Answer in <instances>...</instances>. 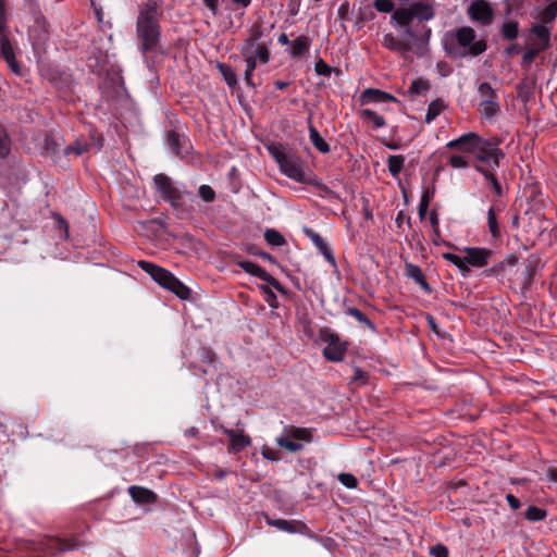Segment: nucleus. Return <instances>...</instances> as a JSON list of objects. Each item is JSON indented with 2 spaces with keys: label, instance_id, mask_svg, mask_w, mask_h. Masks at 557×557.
<instances>
[{
  "label": "nucleus",
  "instance_id": "51",
  "mask_svg": "<svg viewBox=\"0 0 557 557\" xmlns=\"http://www.w3.org/2000/svg\"><path fill=\"white\" fill-rule=\"evenodd\" d=\"M430 555L433 557H448V549L443 544H436L430 548Z\"/></svg>",
  "mask_w": 557,
  "mask_h": 557
},
{
  "label": "nucleus",
  "instance_id": "43",
  "mask_svg": "<svg viewBox=\"0 0 557 557\" xmlns=\"http://www.w3.org/2000/svg\"><path fill=\"white\" fill-rule=\"evenodd\" d=\"M373 7L376 11L382 13H391V15L394 11L397 10L395 9V4L392 0H374Z\"/></svg>",
  "mask_w": 557,
  "mask_h": 557
},
{
  "label": "nucleus",
  "instance_id": "35",
  "mask_svg": "<svg viewBox=\"0 0 557 557\" xmlns=\"http://www.w3.org/2000/svg\"><path fill=\"white\" fill-rule=\"evenodd\" d=\"M502 36L507 40H515L519 35V23L517 21H507L502 26Z\"/></svg>",
  "mask_w": 557,
  "mask_h": 557
},
{
  "label": "nucleus",
  "instance_id": "54",
  "mask_svg": "<svg viewBox=\"0 0 557 557\" xmlns=\"http://www.w3.org/2000/svg\"><path fill=\"white\" fill-rule=\"evenodd\" d=\"M262 281H264L268 284H270L277 292L284 293V288L281 285V283L275 277H273L269 272L265 273V275L263 276Z\"/></svg>",
  "mask_w": 557,
  "mask_h": 557
},
{
  "label": "nucleus",
  "instance_id": "33",
  "mask_svg": "<svg viewBox=\"0 0 557 557\" xmlns=\"http://www.w3.org/2000/svg\"><path fill=\"white\" fill-rule=\"evenodd\" d=\"M218 70L221 73V75L223 76L225 83L230 87H234L237 85V83H238L237 75L231 65H227L224 63H218Z\"/></svg>",
  "mask_w": 557,
  "mask_h": 557
},
{
  "label": "nucleus",
  "instance_id": "12",
  "mask_svg": "<svg viewBox=\"0 0 557 557\" xmlns=\"http://www.w3.org/2000/svg\"><path fill=\"white\" fill-rule=\"evenodd\" d=\"M468 14L472 21L482 25H490L493 20L492 8L485 1H473L468 8Z\"/></svg>",
  "mask_w": 557,
  "mask_h": 557
},
{
  "label": "nucleus",
  "instance_id": "48",
  "mask_svg": "<svg viewBox=\"0 0 557 557\" xmlns=\"http://www.w3.org/2000/svg\"><path fill=\"white\" fill-rule=\"evenodd\" d=\"M543 51L542 49L535 47V48H529L522 57V66H529L533 63L534 59L537 57V54Z\"/></svg>",
  "mask_w": 557,
  "mask_h": 557
},
{
  "label": "nucleus",
  "instance_id": "57",
  "mask_svg": "<svg viewBox=\"0 0 557 557\" xmlns=\"http://www.w3.org/2000/svg\"><path fill=\"white\" fill-rule=\"evenodd\" d=\"M301 0H288V12L290 15L296 16L299 13Z\"/></svg>",
  "mask_w": 557,
  "mask_h": 557
},
{
  "label": "nucleus",
  "instance_id": "11",
  "mask_svg": "<svg viewBox=\"0 0 557 557\" xmlns=\"http://www.w3.org/2000/svg\"><path fill=\"white\" fill-rule=\"evenodd\" d=\"M79 547L81 544L76 540H63L54 536H44L36 543V549L51 555L78 549Z\"/></svg>",
  "mask_w": 557,
  "mask_h": 557
},
{
  "label": "nucleus",
  "instance_id": "61",
  "mask_svg": "<svg viewBox=\"0 0 557 557\" xmlns=\"http://www.w3.org/2000/svg\"><path fill=\"white\" fill-rule=\"evenodd\" d=\"M475 170L480 172L484 176V178L490 183H493V181L497 180L496 176L491 171H487L482 166L476 165Z\"/></svg>",
  "mask_w": 557,
  "mask_h": 557
},
{
  "label": "nucleus",
  "instance_id": "25",
  "mask_svg": "<svg viewBox=\"0 0 557 557\" xmlns=\"http://www.w3.org/2000/svg\"><path fill=\"white\" fill-rule=\"evenodd\" d=\"M12 139L11 136L5 128V126L0 123V159L4 160L11 153Z\"/></svg>",
  "mask_w": 557,
  "mask_h": 557
},
{
  "label": "nucleus",
  "instance_id": "9",
  "mask_svg": "<svg viewBox=\"0 0 557 557\" xmlns=\"http://www.w3.org/2000/svg\"><path fill=\"white\" fill-rule=\"evenodd\" d=\"M321 341L325 343L323 356L327 361L339 362L347 351V342L341 341L339 336L331 330L321 332Z\"/></svg>",
  "mask_w": 557,
  "mask_h": 557
},
{
  "label": "nucleus",
  "instance_id": "18",
  "mask_svg": "<svg viewBox=\"0 0 557 557\" xmlns=\"http://www.w3.org/2000/svg\"><path fill=\"white\" fill-rule=\"evenodd\" d=\"M128 494L135 503L140 505L152 504L157 500V495L151 490L137 485L129 486Z\"/></svg>",
  "mask_w": 557,
  "mask_h": 557
},
{
  "label": "nucleus",
  "instance_id": "24",
  "mask_svg": "<svg viewBox=\"0 0 557 557\" xmlns=\"http://www.w3.org/2000/svg\"><path fill=\"white\" fill-rule=\"evenodd\" d=\"M382 45L385 48H387L388 50L397 52V53L401 54L403 57H405L404 46L401 44L400 35L395 36L392 33L384 34L383 38H382Z\"/></svg>",
  "mask_w": 557,
  "mask_h": 557
},
{
  "label": "nucleus",
  "instance_id": "3",
  "mask_svg": "<svg viewBox=\"0 0 557 557\" xmlns=\"http://www.w3.org/2000/svg\"><path fill=\"white\" fill-rule=\"evenodd\" d=\"M160 12L156 0H148L138 8L136 35L144 55L156 52L161 39Z\"/></svg>",
  "mask_w": 557,
  "mask_h": 557
},
{
  "label": "nucleus",
  "instance_id": "5",
  "mask_svg": "<svg viewBox=\"0 0 557 557\" xmlns=\"http://www.w3.org/2000/svg\"><path fill=\"white\" fill-rule=\"evenodd\" d=\"M462 256L451 252H444L443 258L458 268L461 275L467 277L473 269H481L487 265L492 251L486 248L463 247Z\"/></svg>",
  "mask_w": 557,
  "mask_h": 557
},
{
  "label": "nucleus",
  "instance_id": "50",
  "mask_svg": "<svg viewBox=\"0 0 557 557\" xmlns=\"http://www.w3.org/2000/svg\"><path fill=\"white\" fill-rule=\"evenodd\" d=\"M429 201H430V197H429L428 191H425L422 195V198H421L420 203H419V210H418V213H419V216H420L421 220L424 219V216L426 214V211H428V208H429Z\"/></svg>",
  "mask_w": 557,
  "mask_h": 557
},
{
  "label": "nucleus",
  "instance_id": "32",
  "mask_svg": "<svg viewBox=\"0 0 557 557\" xmlns=\"http://www.w3.org/2000/svg\"><path fill=\"white\" fill-rule=\"evenodd\" d=\"M238 265L246 273L257 276L260 280H262L267 273V271L262 267H260L259 264H257L252 261H248V260L239 261Z\"/></svg>",
  "mask_w": 557,
  "mask_h": 557
},
{
  "label": "nucleus",
  "instance_id": "2",
  "mask_svg": "<svg viewBox=\"0 0 557 557\" xmlns=\"http://www.w3.org/2000/svg\"><path fill=\"white\" fill-rule=\"evenodd\" d=\"M268 151L284 176L297 183L308 184L322 193L330 191V188L317 175L310 170L307 171L304 159L288 145H270Z\"/></svg>",
  "mask_w": 557,
  "mask_h": 557
},
{
  "label": "nucleus",
  "instance_id": "17",
  "mask_svg": "<svg viewBox=\"0 0 557 557\" xmlns=\"http://www.w3.org/2000/svg\"><path fill=\"white\" fill-rule=\"evenodd\" d=\"M305 233L311 239V242L318 248V250L322 253V256L326 259V261L331 265L335 267V257L329 244L317 232L310 228H305Z\"/></svg>",
  "mask_w": 557,
  "mask_h": 557
},
{
  "label": "nucleus",
  "instance_id": "55",
  "mask_svg": "<svg viewBox=\"0 0 557 557\" xmlns=\"http://www.w3.org/2000/svg\"><path fill=\"white\" fill-rule=\"evenodd\" d=\"M85 151H86V146L83 144H79V143H75L74 145L69 146L65 149L66 154L74 152L75 154L81 156Z\"/></svg>",
  "mask_w": 557,
  "mask_h": 557
},
{
  "label": "nucleus",
  "instance_id": "8",
  "mask_svg": "<svg viewBox=\"0 0 557 557\" xmlns=\"http://www.w3.org/2000/svg\"><path fill=\"white\" fill-rule=\"evenodd\" d=\"M8 26L7 0H0V57L8 63L10 70L16 75L22 74V69L17 63L11 42L4 30Z\"/></svg>",
  "mask_w": 557,
  "mask_h": 557
},
{
  "label": "nucleus",
  "instance_id": "45",
  "mask_svg": "<svg viewBox=\"0 0 557 557\" xmlns=\"http://www.w3.org/2000/svg\"><path fill=\"white\" fill-rule=\"evenodd\" d=\"M199 197L206 202H212L215 199V191L209 185H201L198 188Z\"/></svg>",
  "mask_w": 557,
  "mask_h": 557
},
{
  "label": "nucleus",
  "instance_id": "21",
  "mask_svg": "<svg viewBox=\"0 0 557 557\" xmlns=\"http://www.w3.org/2000/svg\"><path fill=\"white\" fill-rule=\"evenodd\" d=\"M267 523L271 527L276 528L280 531L287 533H296L299 531V528L304 524L296 521H290L286 519H267Z\"/></svg>",
  "mask_w": 557,
  "mask_h": 557
},
{
  "label": "nucleus",
  "instance_id": "46",
  "mask_svg": "<svg viewBox=\"0 0 557 557\" xmlns=\"http://www.w3.org/2000/svg\"><path fill=\"white\" fill-rule=\"evenodd\" d=\"M337 479H338L339 483H342L345 487L350 488V490L356 488L358 485V481H357L356 476L352 475L351 473H346V472L341 473V474H338Z\"/></svg>",
  "mask_w": 557,
  "mask_h": 557
},
{
  "label": "nucleus",
  "instance_id": "37",
  "mask_svg": "<svg viewBox=\"0 0 557 557\" xmlns=\"http://www.w3.org/2000/svg\"><path fill=\"white\" fill-rule=\"evenodd\" d=\"M445 106L442 100L432 101L428 107V111L425 114V123H432L441 114Z\"/></svg>",
  "mask_w": 557,
  "mask_h": 557
},
{
  "label": "nucleus",
  "instance_id": "30",
  "mask_svg": "<svg viewBox=\"0 0 557 557\" xmlns=\"http://www.w3.org/2000/svg\"><path fill=\"white\" fill-rule=\"evenodd\" d=\"M276 442L280 447H283L290 453H296L304 448V444L295 441L288 433L277 437Z\"/></svg>",
  "mask_w": 557,
  "mask_h": 557
},
{
  "label": "nucleus",
  "instance_id": "34",
  "mask_svg": "<svg viewBox=\"0 0 557 557\" xmlns=\"http://www.w3.org/2000/svg\"><path fill=\"white\" fill-rule=\"evenodd\" d=\"M246 63V70L244 73V79L247 86H249L252 89H256V84L253 83V72L257 69L258 65H262L261 62H257L253 59H244Z\"/></svg>",
  "mask_w": 557,
  "mask_h": 557
},
{
  "label": "nucleus",
  "instance_id": "52",
  "mask_svg": "<svg viewBox=\"0 0 557 557\" xmlns=\"http://www.w3.org/2000/svg\"><path fill=\"white\" fill-rule=\"evenodd\" d=\"M201 359L203 362L208 363V366L213 367V368L216 367L218 359L212 351L203 349L202 354H201Z\"/></svg>",
  "mask_w": 557,
  "mask_h": 557
},
{
  "label": "nucleus",
  "instance_id": "26",
  "mask_svg": "<svg viewBox=\"0 0 557 557\" xmlns=\"http://www.w3.org/2000/svg\"><path fill=\"white\" fill-rule=\"evenodd\" d=\"M479 111L481 115L486 119H493L499 111V103L496 100H482L479 106Z\"/></svg>",
  "mask_w": 557,
  "mask_h": 557
},
{
  "label": "nucleus",
  "instance_id": "14",
  "mask_svg": "<svg viewBox=\"0 0 557 557\" xmlns=\"http://www.w3.org/2000/svg\"><path fill=\"white\" fill-rule=\"evenodd\" d=\"M359 102L361 106H368L372 103L398 102V99L381 89L367 88L361 92Z\"/></svg>",
  "mask_w": 557,
  "mask_h": 557
},
{
  "label": "nucleus",
  "instance_id": "19",
  "mask_svg": "<svg viewBox=\"0 0 557 557\" xmlns=\"http://www.w3.org/2000/svg\"><path fill=\"white\" fill-rule=\"evenodd\" d=\"M311 40L308 36L300 35L290 44L289 53L294 58H301L309 52Z\"/></svg>",
  "mask_w": 557,
  "mask_h": 557
},
{
  "label": "nucleus",
  "instance_id": "13",
  "mask_svg": "<svg viewBox=\"0 0 557 557\" xmlns=\"http://www.w3.org/2000/svg\"><path fill=\"white\" fill-rule=\"evenodd\" d=\"M138 265L143 271L148 273L151 276V278L154 282H157L160 286L168 288L170 280L173 276V274L170 271L148 261H139Z\"/></svg>",
  "mask_w": 557,
  "mask_h": 557
},
{
  "label": "nucleus",
  "instance_id": "41",
  "mask_svg": "<svg viewBox=\"0 0 557 557\" xmlns=\"http://www.w3.org/2000/svg\"><path fill=\"white\" fill-rule=\"evenodd\" d=\"M557 15V2L552 1L541 13V21L549 23L555 20Z\"/></svg>",
  "mask_w": 557,
  "mask_h": 557
},
{
  "label": "nucleus",
  "instance_id": "56",
  "mask_svg": "<svg viewBox=\"0 0 557 557\" xmlns=\"http://www.w3.org/2000/svg\"><path fill=\"white\" fill-rule=\"evenodd\" d=\"M203 4L211 12L212 16H216L219 13V0H202Z\"/></svg>",
  "mask_w": 557,
  "mask_h": 557
},
{
  "label": "nucleus",
  "instance_id": "20",
  "mask_svg": "<svg viewBox=\"0 0 557 557\" xmlns=\"http://www.w3.org/2000/svg\"><path fill=\"white\" fill-rule=\"evenodd\" d=\"M530 33L539 40L536 47L545 50L549 47L550 30L544 24H536L530 28Z\"/></svg>",
  "mask_w": 557,
  "mask_h": 557
},
{
  "label": "nucleus",
  "instance_id": "38",
  "mask_svg": "<svg viewBox=\"0 0 557 557\" xmlns=\"http://www.w3.org/2000/svg\"><path fill=\"white\" fill-rule=\"evenodd\" d=\"M290 437L299 443H310L312 441V433L309 429L306 428H292L288 431Z\"/></svg>",
  "mask_w": 557,
  "mask_h": 557
},
{
  "label": "nucleus",
  "instance_id": "7",
  "mask_svg": "<svg viewBox=\"0 0 557 557\" xmlns=\"http://www.w3.org/2000/svg\"><path fill=\"white\" fill-rule=\"evenodd\" d=\"M153 185L163 201L169 202L174 209L183 208L185 191L178 183L160 173L154 175Z\"/></svg>",
  "mask_w": 557,
  "mask_h": 557
},
{
  "label": "nucleus",
  "instance_id": "63",
  "mask_svg": "<svg viewBox=\"0 0 557 557\" xmlns=\"http://www.w3.org/2000/svg\"><path fill=\"white\" fill-rule=\"evenodd\" d=\"M231 1L237 9H242V10H245L246 8H248L252 2V0H231Z\"/></svg>",
  "mask_w": 557,
  "mask_h": 557
},
{
  "label": "nucleus",
  "instance_id": "27",
  "mask_svg": "<svg viewBox=\"0 0 557 557\" xmlns=\"http://www.w3.org/2000/svg\"><path fill=\"white\" fill-rule=\"evenodd\" d=\"M184 140H185L184 137H182L176 132H170L168 134V146H169V149L174 154L178 156L180 158H183L184 157V152H186L182 148V141H184Z\"/></svg>",
  "mask_w": 557,
  "mask_h": 557
},
{
  "label": "nucleus",
  "instance_id": "60",
  "mask_svg": "<svg viewBox=\"0 0 557 557\" xmlns=\"http://www.w3.org/2000/svg\"><path fill=\"white\" fill-rule=\"evenodd\" d=\"M475 170L480 172L484 176V178L490 183H493V181L497 180L496 176L491 171H487L482 166L476 165Z\"/></svg>",
  "mask_w": 557,
  "mask_h": 557
},
{
  "label": "nucleus",
  "instance_id": "40",
  "mask_svg": "<svg viewBox=\"0 0 557 557\" xmlns=\"http://www.w3.org/2000/svg\"><path fill=\"white\" fill-rule=\"evenodd\" d=\"M525 519L531 522H537L546 518V510L537 506H529L525 510Z\"/></svg>",
  "mask_w": 557,
  "mask_h": 557
},
{
  "label": "nucleus",
  "instance_id": "49",
  "mask_svg": "<svg viewBox=\"0 0 557 557\" xmlns=\"http://www.w3.org/2000/svg\"><path fill=\"white\" fill-rule=\"evenodd\" d=\"M448 162L454 169H466L468 166L467 159L459 154H453Z\"/></svg>",
  "mask_w": 557,
  "mask_h": 557
},
{
  "label": "nucleus",
  "instance_id": "44",
  "mask_svg": "<svg viewBox=\"0 0 557 557\" xmlns=\"http://www.w3.org/2000/svg\"><path fill=\"white\" fill-rule=\"evenodd\" d=\"M347 314L354 317L358 322L368 325L369 327L373 329L374 325L371 323V321L367 318V315L357 308H348Z\"/></svg>",
  "mask_w": 557,
  "mask_h": 557
},
{
  "label": "nucleus",
  "instance_id": "29",
  "mask_svg": "<svg viewBox=\"0 0 557 557\" xmlns=\"http://www.w3.org/2000/svg\"><path fill=\"white\" fill-rule=\"evenodd\" d=\"M360 116L363 120L370 122L374 129H377V128H381V127L385 126V119L382 115L377 114L373 110L362 109L360 111Z\"/></svg>",
  "mask_w": 557,
  "mask_h": 557
},
{
  "label": "nucleus",
  "instance_id": "62",
  "mask_svg": "<svg viewBox=\"0 0 557 557\" xmlns=\"http://www.w3.org/2000/svg\"><path fill=\"white\" fill-rule=\"evenodd\" d=\"M262 456L268 459V460H272V461H275L278 459L277 457V451L274 450V449H271V448H264L262 450Z\"/></svg>",
  "mask_w": 557,
  "mask_h": 557
},
{
  "label": "nucleus",
  "instance_id": "47",
  "mask_svg": "<svg viewBox=\"0 0 557 557\" xmlns=\"http://www.w3.org/2000/svg\"><path fill=\"white\" fill-rule=\"evenodd\" d=\"M429 89V83L423 79H416L410 84L409 91L413 95H421Z\"/></svg>",
  "mask_w": 557,
  "mask_h": 557
},
{
  "label": "nucleus",
  "instance_id": "10",
  "mask_svg": "<svg viewBox=\"0 0 557 557\" xmlns=\"http://www.w3.org/2000/svg\"><path fill=\"white\" fill-rule=\"evenodd\" d=\"M478 145L473 151L476 159L493 169L497 168L499 160L504 158V152L498 148V141L481 138V143Z\"/></svg>",
  "mask_w": 557,
  "mask_h": 557
},
{
  "label": "nucleus",
  "instance_id": "31",
  "mask_svg": "<svg viewBox=\"0 0 557 557\" xmlns=\"http://www.w3.org/2000/svg\"><path fill=\"white\" fill-rule=\"evenodd\" d=\"M405 158L401 154L389 156L387 159L388 171L392 176L397 177L404 169Z\"/></svg>",
  "mask_w": 557,
  "mask_h": 557
},
{
  "label": "nucleus",
  "instance_id": "64",
  "mask_svg": "<svg viewBox=\"0 0 557 557\" xmlns=\"http://www.w3.org/2000/svg\"><path fill=\"white\" fill-rule=\"evenodd\" d=\"M429 220H430L432 227L436 231L438 227V223H440L438 214L436 213V211H434V210L431 211Z\"/></svg>",
  "mask_w": 557,
  "mask_h": 557
},
{
  "label": "nucleus",
  "instance_id": "28",
  "mask_svg": "<svg viewBox=\"0 0 557 557\" xmlns=\"http://www.w3.org/2000/svg\"><path fill=\"white\" fill-rule=\"evenodd\" d=\"M166 289L174 293L181 299H188L190 296V289L174 275L170 280V284Z\"/></svg>",
  "mask_w": 557,
  "mask_h": 557
},
{
  "label": "nucleus",
  "instance_id": "22",
  "mask_svg": "<svg viewBox=\"0 0 557 557\" xmlns=\"http://www.w3.org/2000/svg\"><path fill=\"white\" fill-rule=\"evenodd\" d=\"M309 139L313 147L321 153L330 152V145L322 138L318 129L310 123L308 126Z\"/></svg>",
  "mask_w": 557,
  "mask_h": 557
},
{
  "label": "nucleus",
  "instance_id": "53",
  "mask_svg": "<svg viewBox=\"0 0 557 557\" xmlns=\"http://www.w3.org/2000/svg\"><path fill=\"white\" fill-rule=\"evenodd\" d=\"M517 261L518 259L515 256H509L495 268V271L498 272L505 270L506 268H512L516 265Z\"/></svg>",
  "mask_w": 557,
  "mask_h": 557
},
{
  "label": "nucleus",
  "instance_id": "39",
  "mask_svg": "<svg viewBox=\"0 0 557 557\" xmlns=\"http://www.w3.org/2000/svg\"><path fill=\"white\" fill-rule=\"evenodd\" d=\"M487 225H488V231H490L491 235L494 238H498L502 233H500V228H499V225H498V222H497L496 213H495V210H494L493 207H491L487 210Z\"/></svg>",
  "mask_w": 557,
  "mask_h": 557
},
{
  "label": "nucleus",
  "instance_id": "42",
  "mask_svg": "<svg viewBox=\"0 0 557 557\" xmlns=\"http://www.w3.org/2000/svg\"><path fill=\"white\" fill-rule=\"evenodd\" d=\"M479 95L483 98V100H496L497 96L495 90L492 88L491 84L484 82L481 83L478 87Z\"/></svg>",
  "mask_w": 557,
  "mask_h": 557
},
{
  "label": "nucleus",
  "instance_id": "1",
  "mask_svg": "<svg viewBox=\"0 0 557 557\" xmlns=\"http://www.w3.org/2000/svg\"><path fill=\"white\" fill-rule=\"evenodd\" d=\"M435 16V10L432 3L425 1H414L408 7L397 8L391 15V23L395 28L400 27V38L404 46L405 58L411 53L418 57H424L429 52V44L432 29L421 24L411 26L417 20L419 23L429 22Z\"/></svg>",
  "mask_w": 557,
  "mask_h": 557
},
{
  "label": "nucleus",
  "instance_id": "16",
  "mask_svg": "<svg viewBox=\"0 0 557 557\" xmlns=\"http://www.w3.org/2000/svg\"><path fill=\"white\" fill-rule=\"evenodd\" d=\"M479 143H481V137L476 133L469 132L448 141L446 147L450 149L460 148L467 152H472L479 146Z\"/></svg>",
  "mask_w": 557,
  "mask_h": 557
},
{
  "label": "nucleus",
  "instance_id": "6",
  "mask_svg": "<svg viewBox=\"0 0 557 557\" xmlns=\"http://www.w3.org/2000/svg\"><path fill=\"white\" fill-rule=\"evenodd\" d=\"M237 50L243 59H253L261 64H268L271 59L269 45L263 40V33L259 27L251 29Z\"/></svg>",
  "mask_w": 557,
  "mask_h": 557
},
{
  "label": "nucleus",
  "instance_id": "59",
  "mask_svg": "<svg viewBox=\"0 0 557 557\" xmlns=\"http://www.w3.org/2000/svg\"><path fill=\"white\" fill-rule=\"evenodd\" d=\"M506 500H507L509 507L513 510L519 509L521 506L520 500L512 494L506 495Z\"/></svg>",
  "mask_w": 557,
  "mask_h": 557
},
{
  "label": "nucleus",
  "instance_id": "15",
  "mask_svg": "<svg viewBox=\"0 0 557 557\" xmlns=\"http://www.w3.org/2000/svg\"><path fill=\"white\" fill-rule=\"evenodd\" d=\"M223 433L230 438L228 450L232 453H239L251 444L250 437L242 430L223 429Z\"/></svg>",
  "mask_w": 557,
  "mask_h": 557
},
{
  "label": "nucleus",
  "instance_id": "23",
  "mask_svg": "<svg viewBox=\"0 0 557 557\" xmlns=\"http://www.w3.org/2000/svg\"><path fill=\"white\" fill-rule=\"evenodd\" d=\"M405 270H406V275L409 278L413 280L423 289L430 290V286L424 277L423 272L420 269V267L412 264V263H407Z\"/></svg>",
  "mask_w": 557,
  "mask_h": 557
},
{
  "label": "nucleus",
  "instance_id": "4",
  "mask_svg": "<svg viewBox=\"0 0 557 557\" xmlns=\"http://www.w3.org/2000/svg\"><path fill=\"white\" fill-rule=\"evenodd\" d=\"M442 44L445 52L454 59L475 58L487 49L485 39H476V33L470 26L446 32Z\"/></svg>",
  "mask_w": 557,
  "mask_h": 557
},
{
  "label": "nucleus",
  "instance_id": "36",
  "mask_svg": "<svg viewBox=\"0 0 557 557\" xmlns=\"http://www.w3.org/2000/svg\"><path fill=\"white\" fill-rule=\"evenodd\" d=\"M263 236L267 243L273 247H281L286 243L284 236L274 228H267Z\"/></svg>",
  "mask_w": 557,
  "mask_h": 557
},
{
  "label": "nucleus",
  "instance_id": "58",
  "mask_svg": "<svg viewBox=\"0 0 557 557\" xmlns=\"http://www.w3.org/2000/svg\"><path fill=\"white\" fill-rule=\"evenodd\" d=\"M315 71L320 75H330L331 73L330 66L322 60L315 63Z\"/></svg>",
  "mask_w": 557,
  "mask_h": 557
}]
</instances>
